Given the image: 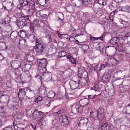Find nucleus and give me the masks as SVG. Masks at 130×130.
Masks as SVG:
<instances>
[{"label": "nucleus", "mask_w": 130, "mask_h": 130, "mask_svg": "<svg viewBox=\"0 0 130 130\" xmlns=\"http://www.w3.org/2000/svg\"><path fill=\"white\" fill-rule=\"evenodd\" d=\"M27 88L23 89L20 88L18 93V97L19 99H24L26 95V92Z\"/></svg>", "instance_id": "0eeeda50"}, {"label": "nucleus", "mask_w": 130, "mask_h": 130, "mask_svg": "<svg viewBox=\"0 0 130 130\" xmlns=\"http://www.w3.org/2000/svg\"><path fill=\"white\" fill-rule=\"evenodd\" d=\"M21 62V61L18 60H13L10 63L12 67L14 70L17 69L20 67Z\"/></svg>", "instance_id": "423d86ee"}, {"label": "nucleus", "mask_w": 130, "mask_h": 130, "mask_svg": "<svg viewBox=\"0 0 130 130\" xmlns=\"http://www.w3.org/2000/svg\"><path fill=\"white\" fill-rule=\"evenodd\" d=\"M36 44L34 46L36 54L38 55H41L43 53L46 47L45 44L39 41V39H37L35 40Z\"/></svg>", "instance_id": "f03ea898"}, {"label": "nucleus", "mask_w": 130, "mask_h": 130, "mask_svg": "<svg viewBox=\"0 0 130 130\" xmlns=\"http://www.w3.org/2000/svg\"><path fill=\"white\" fill-rule=\"evenodd\" d=\"M33 24V25L34 26L39 27L40 26L39 21L37 19H35L34 20Z\"/></svg>", "instance_id": "e433bc0d"}, {"label": "nucleus", "mask_w": 130, "mask_h": 130, "mask_svg": "<svg viewBox=\"0 0 130 130\" xmlns=\"http://www.w3.org/2000/svg\"><path fill=\"white\" fill-rule=\"evenodd\" d=\"M19 32L16 31H14L11 32L10 35V37L11 36V38H15L17 37L18 36H19Z\"/></svg>", "instance_id": "2f4dec72"}, {"label": "nucleus", "mask_w": 130, "mask_h": 130, "mask_svg": "<svg viewBox=\"0 0 130 130\" xmlns=\"http://www.w3.org/2000/svg\"><path fill=\"white\" fill-rule=\"evenodd\" d=\"M78 45H80L84 51V52H86L89 48V46L87 45L84 44H82L78 43Z\"/></svg>", "instance_id": "c756f323"}, {"label": "nucleus", "mask_w": 130, "mask_h": 130, "mask_svg": "<svg viewBox=\"0 0 130 130\" xmlns=\"http://www.w3.org/2000/svg\"><path fill=\"white\" fill-rule=\"evenodd\" d=\"M0 48L1 50H4L7 48V47L5 43L0 41Z\"/></svg>", "instance_id": "7c9ffc66"}, {"label": "nucleus", "mask_w": 130, "mask_h": 130, "mask_svg": "<svg viewBox=\"0 0 130 130\" xmlns=\"http://www.w3.org/2000/svg\"><path fill=\"white\" fill-rule=\"evenodd\" d=\"M105 110L103 107H100L97 111V113L104 114Z\"/></svg>", "instance_id": "a19ab883"}, {"label": "nucleus", "mask_w": 130, "mask_h": 130, "mask_svg": "<svg viewBox=\"0 0 130 130\" xmlns=\"http://www.w3.org/2000/svg\"><path fill=\"white\" fill-rule=\"evenodd\" d=\"M72 30H73L74 32H75V33H73V35L75 36V37H77L79 36L83 35V32L80 29L75 30L74 28H72Z\"/></svg>", "instance_id": "6ab92c4d"}, {"label": "nucleus", "mask_w": 130, "mask_h": 130, "mask_svg": "<svg viewBox=\"0 0 130 130\" xmlns=\"http://www.w3.org/2000/svg\"><path fill=\"white\" fill-rule=\"evenodd\" d=\"M3 130H13V129L11 127H8L4 128Z\"/></svg>", "instance_id": "338daca9"}, {"label": "nucleus", "mask_w": 130, "mask_h": 130, "mask_svg": "<svg viewBox=\"0 0 130 130\" xmlns=\"http://www.w3.org/2000/svg\"><path fill=\"white\" fill-rule=\"evenodd\" d=\"M24 122L22 123H18L15 124V122H13V125L15 130H23L25 127H26Z\"/></svg>", "instance_id": "9d476101"}, {"label": "nucleus", "mask_w": 130, "mask_h": 130, "mask_svg": "<svg viewBox=\"0 0 130 130\" xmlns=\"http://www.w3.org/2000/svg\"><path fill=\"white\" fill-rule=\"evenodd\" d=\"M35 26L33 25L30 24V32L32 33H35V30H34Z\"/></svg>", "instance_id": "de8ad7c7"}, {"label": "nucleus", "mask_w": 130, "mask_h": 130, "mask_svg": "<svg viewBox=\"0 0 130 130\" xmlns=\"http://www.w3.org/2000/svg\"><path fill=\"white\" fill-rule=\"evenodd\" d=\"M8 106L11 109L14 110H16L19 107V103L17 101H10Z\"/></svg>", "instance_id": "6e6552de"}, {"label": "nucleus", "mask_w": 130, "mask_h": 130, "mask_svg": "<svg viewBox=\"0 0 130 130\" xmlns=\"http://www.w3.org/2000/svg\"><path fill=\"white\" fill-rule=\"evenodd\" d=\"M10 19L9 17L7 16L5 18L3 19L2 24L6 26H8L12 29L11 26L10 24Z\"/></svg>", "instance_id": "dca6fc26"}, {"label": "nucleus", "mask_w": 130, "mask_h": 130, "mask_svg": "<svg viewBox=\"0 0 130 130\" xmlns=\"http://www.w3.org/2000/svg\"><path fill=\"white\" fill-rule=\"evenodd\" d=\"M78 121L82 122H88V118L84 117H82L80 118L78 120Z\"/></svg>", "instance_id": "c03bdc74"}, {"label": "nucleus", "mask_w": 130, "mask_h": 130, "mask_svg": "<svg viewBox=\"0 0 130 130\" xmlns=\"http://www.w3.org/2000/svg\"><path fill=\"white\" fill-rule=\"evenodd\" d=\"M83 107L81 105H76L75 107L76 110L78 113H81L83 112Z\"/></svg>", "instance_id": "b1692460"}, {"label": "nucleus", "mask_w": 130, "mask_h": 130, "mask_svg": "<svg viewBox=\"0 0 130 130\" xmlns=\"http://www.w3.org/2000/svg\"><path fill=\"white\" fill-rule=\"evenodd\" d=\"M19 44L21 47H23L27 45L26 40L25 39H22L19 41Z\"/></svg>", "instance_id": "473e14b6"}, {"label": "nucleus", "mask_w": 130, "mask_h": 130, "mask_svg": "<svg viewBox=\"0 0 130 130\" xmlns=\"http://www.w3.org/2000/svg\"><path fill=\"white\" fill-rule=\"evenodd\" d=\"M7 9H6L7 7L5 6H4V8L8 11L11 10L14 7V4L13 3H9L7 5Z\"/></svg>", "instance_id": "cd10ccee"}, {"label": "nucleus", "mask_w": 130, "mask_h": 130, "mask_svg": "<svg viewBox=\"0 0 130 130\" xmlns=\"http://www.w3.org/2000/svg\"><path fill=\"white\" fill-rule=\"evenodd\" d=\"M79 78V79L78 80V83L79 85H84L86 84H87V85H88L89 83V80L88 77L84 78L80 77Z\"/></svg>", "instance_id": "9b49d317"}, {"label": "nucleus", "mask_w": 130, "mask_h": 130, "mask_svg": "<svg viewBox=\"0 0 130 130\" xmlns=\"http://www.w3.org/2000/svg\"><path fill=\"white\" fill-rule=\"evenodd\" d=\"M66 52L64 51H60L59 52L58 56L59 57L61 58V57L64 56H66Z\"/></svg>", "instance_id": "79ce46f5"}, {"label": "nucleus", "mask_w": 130, "mask_h": 130, "mask_svg": "<svg viewBox=\"0 0 130 130\" xmlns=\"http://www.w3.org/2000/svg\"><path fill=\"white\" fill-rule=\"evenodd\" d=\"M83 70H84V69L82 67H80L79 68H78V75L79 77H81V75H82V74L84 72Z\"/></svg>", "instance_id": "4c0bfd02"}, {"label": "nucleus", "mask_w": 130, "mask_h": 130, "mask_svg": "<svg viewBox=\"0 0 130 130\" xmlns=\"http://www.w3.org/2000/svg\"><path fill=\"white\" fill-rule=\"evenodd\" d=\"M101 68V67H99V65L98 64L93 67L94 70L98 73V71H99L101 70L100 69Z\"/></svg>", "instance_id": "603ef678"}, {"label": "nucleus", "mask_w": 130, "mask_h": 130, "mask_svg": "<svg viewBox=\"0 0 130 130\" xmlns=\"http://www.w3.org/2000/svg\"><path fill=\"white\" fill-rule=\"evenodd\" d=\"M21 68L22 69V70L23 72H27V71H26L25 69H26V68L25 67V64L22 65V64L21 63Z\"/></svg>", "instance_id": "680f3d73"}, {"label": "nucleus", "mask_w": 130, "mask_h": 130, "mask_svg": "<svg viewBox=\"0 0 130 130\" xmlns=\"http://www.w3.org/2000/svg\"><path fill=\"white\" fill-rule=\"evenodd\" d=\"M119 9L120 10L123 12H130V7L128 6H120L119 7Z\"/></svg>", "instance_id": "4be33fe9"}, {"label": "nucleus", "mask_w": 130, "mask_h": 130, "mask_svg": "<svg viewBox=\"0 0 130 130\" xmlns=\"http://www.w3.org/2000/svg\"><path fill=\"white\" fill-rule=\"evenodd\" d=\"M0 100L1 102L7 105L8 106L10 102L9 96L7 94L4 95L0 98Z\"/></svg>", "instance_id": "ddd939ff"}, {"label": "nucleus", "mask_w": 130, "mask_h": 130, "mask_svg": "<svg viewBox=\"0 0 130 130\" xmlns=\"http://www.w3.org/2000/svg\"><path fill=\"white\" fill-rule=\"evenodd\" d=\"M42 12V11H40L39 12H38L37 13V14L40 15V16L42 17V18H45L46 17H47V14H41V13Z\"/></svg>", "instance_id": "a18cd8bd"}, {"label": "nucleus", "mask_w": 130, "mask_h": 130, "mask_svg": "<svg viewBox=\"0 0 130 130\" xmlns=\"http://www.w3.org/2000/svg\"><path fill=\"white\" fill-rule=\"evenodd\" d=\"M72 72L71 69L68 68L64 71V73L67 77H69L71 75Z\"/></svg>", "instance_id": "c85d7f7f"}, {"label": "nucleus", "mask_w": 130, "mask_h": 130, "mask_svg": "<svg viewBox=\"0 0 130 130\" xmlns=\"http://www.w3.org/2000/svg\"><path fill=\"white\" fill-rule=\"evenodd\" d=\"M98 114V117L99 121H102V120L105 119V115L104 114L99 113Z\"/></svg>", "instance_id": "72a5a7b5"}, {"label": "nucleus", "mask_w": 130, "mask_h": 130, "mask_svg": "<svg viewBox=\"0 0 130 130\" xmlns=\"http://www.w3.org/2000/svg\"><path fill=\"white\" fill-rule=\"evenodd\" d=\"M118 58L117 59L110 58H108V60L105 64H102L101 66L100 70H102L106 67L111 66L117 64L119 63L120 61Z\"/></svg>", "instance_id": "20e7f679"}, {"label": "nucleus", "mask_w": 130, "mask_h": 130, "mask_svg": "<svg viewBox=\"0 0 130 130\" xmlns=\"http://www.w3.org/2000/svg\"><path fill=\"white\" fill-rule=\"evenodd\" d=\"M109 125L107 123H105L103 124L101 127L102 130H107L108 129Z\"/></svg>", "instance_id": "c9c22d12"}, {"label": "nucleus", "mask_w": 130, "mask_h": 130, "mask_svg": "<svg viewBox=\"0 0 130 130\" xmlns=\"http://www.w3.org/2000/svg\"><path fill=\"white\" fill-rule=\"evenodd\" d=\"M45 37L48 39L49 42H51L52 41V39L51 38V36H50V35H48L46 36Z\"/></svg>", "instance_id": "774afa93"}, {"label": "nucleus", "mask_w": 130, "mask_h": 130, "mask_svg": "<svg viewBox=\"0 0 130 130\" xmlns=\"http://www.w3.org/2000/svg\"><path fill=\"white\" fill-rule=\"evenodd\" d=\"M66 58L69 59L71 62L74 64H76V60L71 55H67L66 56Z\"/></svg>", "instance_id": "a878e982"}, {"label": "nucleus", "mask_w": 130, "mask_h": 130, "mask_svg": "<svg viewBox=\"0 0 130 130\" xmlns=\"http://www.w3.org/2000/svg\"><path fill=\"white\" fill-rule=\"evenodd\" d=\"M75 2V0H72L71 2V5L73 6H76V5L75 2Z\"/></svg>", "instance_id": "69168bd1"}, {"label": "nucleus", "mask_w": 130, "mask_h": 130, "mask_svg": "<svg viewBox=\"0 0 130 130\" xmlns=\"http://www.w3.org/2000/svg\"><path fill=\"white\" fill-rule=\"evenodd\" d=\"M31 22L28 15L23 16L16 20L15 24L20 29H22L24 26H27Z\"/></svg>", "instance_id": "f257e3e1"}, {"label": "nucleus", "mask_w": 130, "mask_h": 130, "mask_svg": "<svg viewBox=\"0 0 130 130\" xmlns=\"http://www.w3.org/2000/svg\"><path fill=\"white\" fill-rule=\"evenodd\" d=\"M39 93L41 95H43L45 93L46 89L45 88L43 87H41L39 89Z\"/></svg>", "instance_id": "ea45409f"}, {"label": "nucleus", "mask_w": 130, "mask_h": 130, "mask_svg": "<svg viewBox=\"0 0 130 130\" xmlns=\"http://www.w3.org/2000/svg\"><path fill=\"white\" fill-rule=\"evenodd\" d=\"M23 57L21 55H18L16 57V59H17V60L21 61V62H22V60L23 59Z\"/></svg>", "instance_id": "bf43d9fd"}, {"label": "nucleus", "mask_w": 130, "mask_h": 130, "mask_svg": "<svg viewBox=\"0 0 130 130\" xmlns=\"http://www.w3.org/2000/svg\"><path fill=\"white\" fill-rule=\"evenodd\" d=\"M55 95V93L53 91L50 92L48 94L47 97L48 98L52 99L54 98Z\"/></svg>", "instance_id": "f704fd0d"}, {"label": "nucleus", "mask_w": 130, "mask_h": 130, "mask_svg": "<svg viewBox=\"0 0 130 130\" xmlns=\"http://www.w3.org/2000/svg\"><path fill=\"white\" fill-rule=\"evenodd\" d=\"M82 3L85 5L89 4L90 2V0H82Z\"/></svg>", "instance_id": "13d9d810"}, {"label": "nucleus", "mask_w": 130, "mask_h": 130, "mask_svg": "<svg viewBox=\"0 0 130 130\" xmlns=\"http://www.w3.org/2000/svg\"><path fill=\"white\" fill-rule=\"evenodd\" d=\"M75 2L76 6H77V7H78L80 6L81 5L83 4L82 2L80 0H75Z\"/></svg>", "instance_id": "864d4df0"}, {"label": "nucleus", "mask_w": 130, "mask_h": 130, "mask_svg": "<svg viewBox=\"0 0 130 130\" xmlns=\"http://www.w3.org/2000/svg\"><path fill=\"white\" fill-rule=\"evenodd\" d=\"M71 88L72 90H74L77 88L79 85L78 82L77 83L76 82L73 80H71L69 83Z\"/></svg>", "instance_id": "f3484780"}, {"label": "nucleus", "mask_w": 130, "mask_h": 130, "mask_svg": "<svg viewBox=\"0 0 130 130\" xmlns=\"http://www.w3.org/2000/svg\"><path fill=\"white\" fill-rule=\"evenodd\" d=\"M27 88V90L26 93V96H31L34 95L35 93V90H31Z\"/></svg>", "instance_id": "bb28decb"}, {"label": "nucleus", "mask_w": 130, "mask_h": 130, "mask_svg": "<svg viewBox=\"0 0 130 130\" xmlns=\"http://www.w3.org/2000/svg\"><path fill=\"white\" fill-rule=\"evenodd\" d=\"M2 103H3V102H1L0 101V107L2 110L4 108V107L5 106V104L4 103V104H3Z\"/></svg>", "instance_id": "0e129e2a"}, {"label": "nucleus", "mask_w": 130, "mask_h": 130, "mask_svg": "<svg viewBox=\"0 0 130 130\" xmlns=\"http://www.w3.org/2000/svg\"><path fill=\"white\" fill-rule=\"evenodd\" d=\"M39 4L41 6H44L46 4L45 0H39L38 2Z\"/></svg>", "instance_id": "5fc2aeb1"}, {"label": "nucleus", "mask_w": 130, "mask_h": 130, "mask_svg": "<svg viewBox=\"0 0 130 130\" xmlns=\"http://www.w3.org/2000/svg\"><path fill=\"white\" fill-rule=\"evenodd\" d=\"M116 12L115 10L113 12H112L111 13L109 14V18L110 20L113 21V15Z\"/></svg>", "instance_id": "3c124183"}, {"label": "nucleus", "mask_w": 130, "mask_h": 130, "mask_svg": "<svg viewBox=\"0 0 130 130\" xmlns=\"http://www.w3.org/2000/svg\"><path fill=\"white\" fill-rule=\"evenodd\" d=\"M59 120L61 122H69V121L67 116L62 111L61 115L59 117Z\"/></svg>", "instance_id": "a211bd4d"}, {"label": "nucleus", "mask_w": 130, "mask_h": 130, "mask_svg": "<svg viewBox=\"0 0 130 130\" xmlns=\"http://www.w3.org/2000/svg\"><path fill=\"white\" fill-rule=\"evenodd\" d=\"M123 111L124 113H126L127 114L130 113V103L123 109Z\"/></svg>", "instance_id": "393cba45"}, {"label": "nucleus", "mask_w": 130, "mask_h": 130, "mask_svg": "<svg viewBox=\"0 0 130 130\" xmlns=\"http://www.w3.org/2000/svg\"><path fill=\"white\" fill-rule=\"evenodd\" d=\"M25 65L26 68V69H25L26 71H27V74H29V73L28 72V71L31 68V64H25Z\"/></svg>", "instance_id": "8fccbe9b"}, {"label": "nucleus", "mask_w": 130, "mask_h": 130, "mask_svg": "<svg viewBox=\"0 0 130 130\" xmlns=\"http://www.w3.org/2000/svg\"><path fill=\"white\" fill-rule=\"evenodd\" d=\"M39 75L43 76V78L47 82L50 81L52 80V75L50 73H46L45 72L42 74L39 73Z\"/></svg>", "instance_id": "f8f14e48"}, {"label": "nucleus", "mask_w": 130, "mask_h": 130, "mask_svg": "<svg viewBox=\"0 0 130 130\" xmlns=\"http://www.w3.org/2000/svg\"><path fill=\"white\" fill-rule=\"evenodd\" d=\"M111 75L109 73H106L103 75L101 77V81L103 82H107L110 80Z\"/></svg>", "instance_id": "4468645a"}, {"label": "nucleus", "mask_w": 130, "mask_h": 130, "mask_svg": "<svg viewBox=\"0 0 130 130\" xmlns=\"http://www.w3.org/2000/svg\"><path fill=\"white\" fill-rule=\"evenodd\" d=\"M79 103L80 105L84 107L88 105L89 104V100L86 98L81 99L80 100Z\"/></svg>", "instance_id": "aec40b11"}, {"label": "nucleus", "mask_w": 130, "mask_h": 130, "mask_svg": "<svg viewBox=\"0 0 130 130\" xmlns=\"http://www.w3.org/2000/svg\"><path fill=\"white\" fill-rule=\"evenodd\" d=\"M87 122H78V126L81 127H84L87 125Z\"/></svg>", "instance_id": "49530a36"}, {"label": "nucleus", "mask_w": 130, "mask_h": 130, "mask_svg": "<svg viewBox=\"0 0 130 130\" xmlns=\"http://www.w3.org/2000/svg\"><path fill=\"white\" fill-rule=\"evenodd\" d=\"M98 95H89L88 96V100H92V101L94 103H96L100 101V99L98 97Z\"/></svg>", "instance_id": "2eb2a0df"}, {"label": "nucleus", "mask_w": 130, "mask_h": 130, "mask_svg": "<svg viewBox=\"0 0 130 130\" xmlns=\"http://www.w3.org/2000/svg\"><path fill=\"white\" fill-rule=\"evenodd\" d=\"M34 57L33 56H28L27 58V60L29 62H32L34 60Z\"/></svg>", "instance_id": "6e6d98bb"}, {"label": "nucleus", "mask_w": 130, "mask_h": 130, "mask_svg": "<svg viewBox=\"0 0 130 130\" xmlns=\"http://www.w3.org/2000/svg\"><path fill=\"white\" fill-rule=\"evenodd\" d=\"M20 37L24 38L26 37V34L24 31L23 30H21L20 31Z\"/></svg>", "instance_id": "37998d69"}, {"label": "nucleus", "mask_w": 130, "mask_h": 130, "mask_svg": "<svg viewBox=\"0 0 130 130\" xmlns=\"http://www.w3.org/2000/svg\"><path fill=\"white\" fill-rule=\"evenodd\" d=\"M44 113L38 111V110L35 109L33 113H32V116L34 120H41L43 117Z\"/></svg>", "instance_id": "39448f33"}, {"label": "nucleus", "mask_w": 130, "mask_h": 130, "mask_svg": "<svg viewBox=\"0 0 130 130\" xmlns=\"http://www.w3.org/2000/svg\"><path fill=\"white\" fill-rule=\"evenodd\" d=\"M84 72H83L82 75H81L82 77L86 78V77H88V73L85 70H83Z\"/></svg>", "instance_id": "4d7b16f0"}, {"label": "nucleus", "mask_w": 130, "mask_h": 130, "mask_svg": "<svg viewBox=\"0 0 130 130\" xmlns=\"http://www.w3.org/2000/svg\"><path fill=\"white\" fill-rule=\"evenodd\" d=\"M19 4L17 6V8L19 9H21L24 6L27 5H29L30 2L26 0H18Z\"/></svg>", "instance_id": "1a4fd4ad"}, {"label": "nucleus", "mask_w": 130, "mask_h": 130, "mask_svg": "<svg viewBox=\"0 0 130 130\" xmlns=\"http://www.w3.org/2000/svg\"><path fill=\"white\" fill-rule=\"evenodd\" d=\"M119 41V39L116 37H114L110 40V43L112 45H115L117 44Z\"/></svg>", "instance_id": "5701e85b"}, {"label": "nucleus", "mask_w": 130, "mask_h": 130, "mask_svg": "<svg viewBox=\"0 0 130 130\" xmlns=\"http://www.w3.org/2000/svg\"><path fill=\"white\" fill-rule=\"evenodd\" d=\"M47 63V60L44 58L37 59V64L40 74L46 72V66Z\"/></svg>", "instance_id": "7ed1b4c3"}, {"label": "nucleus", "mask_w": 130, "mask_h": 130, "mask_svg": "<svg viewBox=\"0 0 130 130\" xmlns=\"http://www.w3.org/2000/svg\"><path fill=\"white\" fill-rule=\"evenodd\" d=\"M14 72L15 75L18 76H20L21 75V73L19 70L17 69H14V70L11 69L8 72V73L10 74V77L12 76L11 74H13Z\"/></svg>", "instance_id": "412c9836"}, {"label": "nucleus", "mask_w": 130, "mask_h": 130, "mask_svg": "<svg viewBox=\"0 0 130 130\" xmlns=\"http://www.w3.org/2000/svg\"><path fill=\"white\" fill-rule=\"evenodd\" d=\"M42 99V97L41 96H39L35 99V101L36 103H38L41 102Z\"/></svg>", "instance_id": "09e8293b"}, {"label": "nucleus", "mask_w": 130, "mask_h": 130, "mask_svg": "<svg viewBox=\"0 0 130 130\" xmlns=\"http://www.w3.org/2000/svg\"><path fill=\"white\" fill-rule=\"evenodd\" d=\"M62 111L63 110H62L60 109L59 110L58 112L53 113V115L55 116H58L59 114H61V112H62Z\"/></svg>", "instance_id": "e2e57ef3"}, {"label": "nucleus", "mask_w": 130, "mask_h": 130, "mask_svg": "<svg viewBox=\"0 0 130 130\" xmlns=\"http://www.w3.org/2000/svg\"><path fill=\"white\" fill-rule=\"evenodd\" d=\"M28 39L29 41L32 42H34L35 40V37L34 35L31 34L29 35Z\"/></svg>", "instance_id": "58836bf2"}, {"label": "nucleus", "mask_w": 130, "mask_h": 130, "mask_svg": "<svg viewBox=\"0 0 130 130\" xmlns=\"http://www.w3.org/2000/svg\"><path fill=\"white\" fill-rule=\"evenodd\" d=\"M98 2L100 4L103 5L106 4V3L105 0H98Z\"/></svg>", "instance_id": "052dcab7"}]
</instances>
